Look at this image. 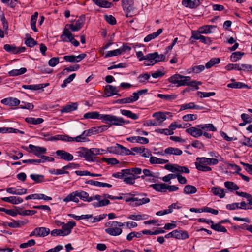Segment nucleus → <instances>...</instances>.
Instances as JSON below:
<instances>
[{
  "mask_svg": "<svg viewBox=\"0 0 252 252\" xmlns=\"http://www.w3.org/2000/svg\"><path fill=\"white\" fill-rule=\"evenodd\" d=\"M147 92L148 89H146L139 90L136 92H134L132 94V95L126 97L127 102L128 103H131L137 101L139 99L140 95L146 94Z\"/></svg>",
  "mask_w": 252,
  "mask_h": 252,
  "instance_id": "8",
  "label": "nucleus"
},
{
  "mask_svg": "<svg viewBox=\"0 0 252 252\" xmlns=\"http://www.w3.org/2000/svg\"><path fill=\"white\" fill-rule=\"evenodd\" d=\"M108 150L110 152L115 153L118 154H123L125 155H134L129 149L118 144H117L115 146L110 147V149H108Z\"/></svg>",
  "mask_w": 252,
  "mask_h": 252,
  "instance_id": "6",
  "label": "nucleus"
},
{
  "mask_svg": "<svg viewBox=\"0 0 252 252\" xmlns=\"http://www.w3.org/2000/svg\"><path fill=\"white\" fill-rule=\"evenodd\" d=\"M162 29H159L156 32H153L146 36L144 39V41L145 42H148L155 39L162 32Z\"/></svg>",
  "mask_w": 252,
  "mask_h": 252,
  "instance_id": "29",
  "label": "nucleus"
},
{
  "mask_svg": "<svg viewBox=\"0 0 252 252\" xmlns=\"http://www.w3.org/2000/svg\"><path fill=\"white\" fill-rule=\"evenodd\" d=\"M123 181L126 184L130 185H132L135 183L132 176L128 174H125Z\"/></svg>",
  "mask_w": 252,
  "mask_h": 252,
  "instance_id": "58",
  "label": "nucleus"
},
{
  "mask_svg": "<svg viewBox=\"0 0 252 252\" xmlns=\"http://www.w3.org/2000/svg\"><path fill=\"white\" fill-rule=\"evenodd\" d=\"M119 90L117 87L111 85H107L105 87V94L107 96H111L115 94L121 96L120 94H118Z\"/></svg>",
  "mask_w": 252,
  "mask_h": 252,
  "instance_id": "19",
  "label": "nucleus"
},
{
  "mask_svg": "<svg viewBox=\"0 0 252 252\" xmlns=\"http://www.w3.org/2000/svg\"><path fill=\"white\" fill-rule=\"evenodd\" d=\"M133 0H122V6L127 17L132 16L131 13L133 11Z\"/></svg>",
  "mask_w": 252,
  "mask_h": 252,
  "instance_id": "5",
  "label": "nucleus"
},
{
  "mask_svg": "<svg viewBox=\"0 0 252 252\" xmlns=\"http://www.w3.org/2000/svg\"><path fill=\"white\" fill-rule=\"evenodd\" d=\"M77 108V104L76 103H70L62 107L60 110L62 113H69L76 110Z\"/></svg>",
  "mask_w": 252,
  "mask_h": 252,
  "instance_id": "26",
  "label": "nucleus"
},
{
  "mask_svg": "<svg viewBox=\"0 0 252 252\" xmlns=\"http://www.w3.org/2000/svg\"><path fill=\"white\" fill-rule=\"evenodd\" d=\"M86 56V54L82 53L78 56L73 55L64 56L63 57V59L65 61L70 63L79 62L84 59Z\"/></svg>",
  "mask_w": 252,
  "mask_h": 252,
  "instance_id": "10",
  "label": "nucleus"
},
{
  "mask_svg": "<svg viewBox=\"0 0 252 252\" xmlns=\"http://www.w3.org/2000/svg\"><path fill=\"white\" fill-rule=\"evenodd\" d=\"M101 118H103V123H109L111 125L122 126L129 123L128 121H125L123 118L115 115L105 114Z\"/></svg>",
  "mask_w": 252,
  "mask_h": 252,
  "instance_id": "2",
  "label": "nucleus"
},
{
  "mask_svg": "<svg viewBox=\"0 0 252 252\" xmlns=\"http://www.w3.org/2000/svg\"><path fill=\"white\" fill-rule=\"evenodd\" d=\"M224 186L227 189L231 190H236L239 189V187L232 182H225L224 183Z\"/></svg>",
  "mask_w": 252,
  "mask_h": 252,
  "instance_id": "50",
  "label": "nucleus"
},
{
  "mask_svg": "<svg viewBox=\"0 0 252 252\" xmlns=\"http://www.w3.org/2000/svg\"><path fill=\"white\" fill-rule=\"evenodd\" d=\"M220 60L219 58H212L209 61H208L206 63L205 67L207 69L210 68L213 65L220 63Z\"/></svg>",
  "mask_w": 252,
  "mask_h": 252,
  "instance_id": "49",
  "label": "nucleus"
},
{
  "mask_svg": "<svg viewBox=\"0 0 252 252\" xmlns=\"http://www.w3.org/2000/svg\"><path fill=\"white\" fill-rule=\"evenodd\" d=\"M129 195L135 196V207L143 205L144 204L150 202V200L147 197V194L145 193H139L137 194H132L130 193Z\"/></svg>",
  "mask_w": 252,
  "mask_h": 252,
  "instance_id": "4",
  "label": "nucleus"
},
{
  "mask_svg": "<svg viewBox=\"0 0 252 252\" xmlns=\"http://www.w3.org/2000/svg\"><path fill=\"white\" fill-rule=\"evenodd\" d=\"M84 158L85 159L88 161H94V158L93 157V154H92V151L91 149H88L86 148L85 152Z\"/></svg>",
  "mask_w": 252,
  "mask_h": 252,
  "instance_id": "54",
  "label": "nucleus"
},
{
  "mask_svg": "<svg viewBox=\"0 0 252 252\" xmlns=\"http://www.w3.org/2000/svg\"><path fill=\"white\" fill-rule=\"evenodd\" d=\"M205 69V66L203 65H196L191 68L192 71L196 74H198L203 71Z\"/></svg>",
  "mask_w": 252,
  "mask_h": 252,
  "instance_id": "63",
  "label": "nucleus"
},
{
  "mask_svg": "<svg viewBox=\"0 0 252 252\" xmlns=\"http://www.w3.org/2000/svg\"><path fill=\"white\" fill-rule=\"evenodd\" d=\"M3 48L7 52L16 54L17 47L15 45L5 44Z\"/></svg>",
  "mask_w": 252,
  "mask_h": 252,
  "instance_id": "52",
  "label": "nucleus"
},
{
  "mask_svg": "<svg viewBox=\"0 0 252 252\" xmlns=\"http://www.w3.org/2000/svg\"><path fill=\"white\" fill-rule=\"evenodd\" d=\"M141 173L142 169L139 167L129 168L126 171V174L131 176L134 181L136 179L140 178L139 175Z\"/></svg>",
  "mask_w": 252,
  "mask_h": 252,
  "instance_id": "17",
  "label": "nucleus"
},
{
  "mask_svg": "<svg viewBox=\"0 0 252 252\" xmlns=\"http://www.w3.org/2000/svg\"><path fill=\"white\" fill-rule=\"evenodd\" d=\"M191 79L189 76H183L180 74H175L171 76L169 81L174 84H177V86H183L187 85V82Z\"/></svg>",
  "mask_w": 252,
  "mask_h": 252,
  "instance_id": "3",
  "label": "nucleus"
},
{
  "mask_svg": "<svg viewBox=\"0 0 252 252\" xmlns=\"http://www.w3.org/2000/svg\"><path fill=\"white\" fill-rule=\"evenodd\" d=\"M1 103L10 106H17L20 104V101L16 98L10 97L2 99Z\"/></svg>",
  "mask_w": 252,
  "mask_h": 252,
  "instance_id": "16",
  "label": "nucleus"
},
{
  "mask_svg": "<svg viewBox=\"0 0 252 252\" xmlns=\"http://www.w3.org/2000/svg\"><path fill=\"white\" fill-rule=\"evenodd\" d=\"M29 148L31 150L32 152L37 157H39L41 154H45L46 152V149L44 147L30 144Z\"/></svg>",
  "mask_w": 252,
  "mask_h": 252,
  "instance_id": "18",
  "label": "nucleus"
},
{
  "mask_svg": "<svg viewBox=\"0 0 252 252\" xmlns=\"http://www.w3.org/2000/svg\"><path fill=\"white\" fill-rule=\"evenodd\" d=\"M83 25V22L81 19H78L75 25L73 24H66V26L68 27L72 32L78 31L81 29Z\"/></svg>",
  "mask_w": 252,
  "mask_h": 252,
  "instance_id": "24",
  "label": "nucleus"
},
{
  "mask_svg": "<svg viewBox=\"0 0 252 252\" xmlns=\"http://www.w3.org/2000/svg\"><path fill=\"white\" fill-rule=\"evenodd\" d=\"M182 4L186 7L193 9L198 7L201 3L200 0H183Z\"/></svg>",
  "mask_w": 252,
  "mask_h": 252,
  "instance_id": "21",
  "label": "nucleus"
},
{
  "mask_svg": "<svg viewBox=\"0 0 252 252\" xmlns=\"http://www.w3.org/2000/svg\"><path fill=\"white\" fill-rule=\"evenodd\" d=\"M35 230L36 231L37 237H45L47 236L50 232L49 228L43 227L36 228Z\"/></svg>",
  "mask_w": 252,
  "mask_h": 252,
  "instance_id": "28",
  "label": "nucleus"
},
{
  "mask_svg": "<svg viewBox=\"0 0 252 252\" xmlns=\"http://www.w3.org/2000/svg\"><path fill=\"white\" fill-rule=\"evenodd\" d=\"M197 126L201 128L202 130H207L211 131H216L217 130L216 128L212 124L198 125Z\"/></svg>",
  "mask_w": 252,
  "mask_h": 252,
  "instance_id": "47",
  "label": "nucleus"
},
{
  "mask_svg": "<svg viewBox=\"0 0 252 252\" xmlns=\"http://www.w3.org/2000/svg\"><path fill=\"white\" fill-rule=\"evenodd\" d=\"M174 238L179 240H185L188 239L189 236L186 231L174 230Z\"/></svg>",
  "mask_w": 252,
  "mask_h": 252,
  "instance_id": "27",
  "label": "nucleus"
},
{
  "mask_svg": "<svg viewBox=\"0 0 252 252\" xmlns=\"http://www.w3.org/2000/svg\"><path fill=\"white\" fill-rule=\"evenodd\" d=\"M156 55L157 52H155L145 55L146 58H144L145 59V61L144 62V64L145 66H150L153 65L156 63Z\"/></svg>",
  "mask_w": 252,
  "mask_h": 252,
  "instance_id": "13",
  "label": "nucleus"
},
{
  "mask_svg": "<svg viewBox=\"0 0 252 252\" xmlns=\"http://www.w3.org/2000/svg\"><path fill=\"white\" fill-rule=\"evenodd\" d=\"M195 165L196 169L199 171L207 172L212 170L211 168L209 166H206L207 165L205 164H203V163H200L197 161L195 162Z\"/></svg>",
  "mask_w": 252,
  "mask_h": 252,
  "instance_id": "41",
  "label": "nucleus"
},
{
  "mask_svg": "<svg viewBox=\"0 0 252 252\" xmlns=\"http://www.w3.org/2000/svg\"><path fill=\"white\" fill-rule=\"evenodd\" d=\"M157 191L165 192L166 191V184L164 183L154 184L150 185Z\"/></svg>",
  "mask_w": 252,
  "mask_h": 252,
  "instance_id": "30",
  "label": "nucleus"
},
{
  "mask_svg": "<svg viewBox=\"0 0 252 252\" xmlns=\"http://www.w3.org/2000/svg\"><path fill=\"white\" fill-rule=\"evenodd\" d=\"M106 225L108 227L105 229V232L111 236H118L122 232L121 227L124 226V223L116 221L108 222Z\"/></svg>",
  "mask_w": 252,
  "mask_h": 252,
  "instance_id": "1",
  "label": "nucleus"
},
{
  "mask_svg": "<svg viewBox=\"0 0 252 252\" xmlns=\"http://www.w3.org/2000/svg\"><path fill=\"white\" fill-rule=\"evenodd\" d=\"M69 29V28L65 25L63 33L60 36V38L62 41L64 42H69L71 39H73L74 36Z\"/></svg>",
  "mask_w": 252,
  "mask_h": 252,
  "instance_id": "11",
  "label": "nucleus"
},
{
  "mask_svg": "<svg viewBox=\"0 0 252 252\" xmlns=\"http://www.w3.org/2000/svg\"><path fill=\"white\" fill-rule=\"evenodd\" d=\"M105 114H100L96 111H92L85 113L84 115V118L85 119H97L102 120L103 122V118H101Z\"/></svg>",
  "mask_w": 252,
  "mask_h": 252,
  "instance_id": "25",
  "label": "nucleus"
},
{
  "mask_svg": "<svg viewBox=\"0 0 252 252\" xmlns=\"http://www.w3.org/2000/svg\"><path fill=\"white\" fill-rule=\"evenodd\" d=\"M196 161H199L200 163H203V164L209 165H215L219 163L218 160L216 158L205 157L197 158Z\"/></svg>",
  "mask_w": 252,
  "mask_h": 252,
  "instance_id": "14",
  "label": "nucleus"
},
{
  "mask_svg": "<svg viewBox=\"0 0 252 252\" xmlns=\"http://www.w3.org/2000/svg\"><path fill=\"white\" fill-rule=\"evenodd\" d=\"M127 170V169H123L120 172L113 173L112 176L116 178L124 179L125 174L127 175L126 174V171Z\"/></svg>",
  "mask_w": 252,
  "mask_h": 252,
  "instance_id": "59",
  "label": "nucleus"
},
{
  "mask_svg": "<svg viewBox=\"0 0 252 252\" xmlns=\"http://www.w3.org/2000/svg\"><path fill=\"white\" fill-rule=\"evenodd\" d=\"M158 97L166 100H172L175 99L177 98V95L175 94H158Z\"/></svg>",
  "mask_w": 252,
  "mask_h": 252,
  "instance_id": "51",
  "label": "nucleus"
},
{
  "mask_svg": "<svg viewBox=\"0 0 252 252\" xmlns=\"http://www.w3.org/2000/svg\"><path fill=\"white\" fill-rule=\"evenodd\" d=\"M27 71V69L25 67H22L19 69H13L8 72V74L9 76H16L24 74Z\"/></svg>",
  "mask_w": 252,
  "mask_h": 252,
  "instance_id": "34",
  "label": "nucleus"
},
{
  "mask_svg": "<svg viewBox=\"0 0 252 252\" xmlns=\"http://www.w3.org/2000/svg\"><path fill=\"white\" fill-rule=\"evenodd\" d=\"M39 135V138L46 141H54L53 139H52L53 136H51L49 133L40 132Z\"/></svg>",
  "mask_w": 252,
  "mask_h": 252,
  "instance_id": "56",
  "label": "nucleus"
},
{
  "mask_svg": "<svg viewBox=\"0 0 252 252\" xmlns=\"http://www.w3.org/2000/svg\"><path fill=\"white\" fill-rule=\"evenodd\" d=\"M191 38H193L195 40H200V42L204 44L210 45L212 42L210 38L204 36L198 33L191 32Z\"/></svg>",
  "mask_w": 252,
  "mask_h": 252,
  "instance_id": "12",
  "label": "nucleus"
},
{
  "mask_svg": "<svg viewBox=\"0 0 252 252\" xmlns=\"http://www.w3.org/2000/svg\"><path fill=\"white\" fill-rule=\"evenodd\" d=\"M211 191L215 195H218L220 198H223L225 196L224 189L220 187H213L211 189Z\"/></svg>",
  "mask_w": 252,
  "mask_h": 252,
  "instance_id": "35",
  "label": "nucleus"
},
{
  "mask_svg": "<svg viewBox=\"0 0 252 252\" xmlns=\"http://www.w3.org/2000/svg\"><path fill=\"white\" fill-rule=\"evenodd\" d=\"M202 130L201 128L196 126V127H191L187 129L186 132L195 138H198L203 135Z\"/></svg>",
  "mask_w": 252,
  "mask_h": 252,
  "instance_id": "15",
  "label": "nucleus"
},
{
  "mask_svg": "<svg viewBox=\"0 0 252 252\" xmlns=\"http://www.w3.org/2000/svg\"><path fill=\"white\" fill-rule=\"evenodd\" d=\"M98 6L102 8H110L112 4L106 0H92Z\"/></svg>",
  "mask_w": 252,
  "mask_h": 252,
  "instance_id": "31",
  "label": "nucleus"
},
{
  "mask_svg": "<svg viewBox=\"0 0 252 252\" xmlns=\"http://www.w3.org/2000/svg\"><path fill=\"white\" fill-rule=\"evenodd\" d=\"M38 13L37 12H35L34 13L33 15H32L31 17V26L32 30L35 32H37V29L36 28V23L37 18L38 17Z\"/></svg>",
  "mask_w": 252,
  "mask_h": 252,
  "instance_id": "42",
  "label": "nucleus"
},
{
  "mask_svg": "<svg viewBox=\"0 0 252 252\" xmlns=\"http://www.w3.org/2000/svg\"><path fill=\"white\" fill-rule=\"evenodd\" d=\"M58 159L64 160L65 161H71L73 159V156L72 154L64 150H59L55 152Z\"/></svg>",
  "mask_w": 252,
  "mask_h": 252,
  "instance_id": "7",
  "label": "nucleus"
},
{
  "mask_svg": "<svg viewBox=\"0 0 252 252\" xmlns=\"http://www.w3.org/2000/svg\"><path fill=\"white\" fill-rule=\"evenodd\" d=\"M211 229L217 231L218 232H226L227 229L225 228V227L221 225V224L219 222L216 224H213L211 225Z\"/></svg>",
  "mask_w": 252,
  "mask_h": 252,
  "instance_id": "46",
  "label": "nucleus"
},
{
  "mask_svg": "<svg viewBox=\"0 0 252 252\" xmlns=\"http://www.w3.org/2000/svg\"><path fill=\"white\" fill-rule=\"evenodd\" d=\"M204 108L202 106L195 105L193 102L183 104L181 105L180 111L186 109L203 110Z\"/></svg>",
  "mask_w": 252,
  "mask_h": 252,
  "instance_id": "22",
  "label": "nucleus"
},
{
  "mask_svg": "<svg viewBox=\"0 0 252 252\" xmlns=\"http://www.w3.org/2000/svg\"><path fill=\"white\" fill-rule=\"evenodd\" d=\"M197 191V189L195 186L192 185H186L184 188V193L186 194H194Z\"/></svg>",
  "mask_w": 252,
  "mask_h": 252,
  "instance_id": "44",
  "label": "nucleus"
},
{
  "mask_svg": "<svg viewBox=\"0 0 252 252\" xmlns=\"http://www.w3.org/2000/svg\"><path fill=\"white\" fill-rule=\"evenodd\" d=\"M78 197L82 200L85 202H90V197H89V194L82 190H77Z\"/></svg>",
  "mask_w": 252,
  "mask_h": 252,
  "instance_id": "45",
  "label": "nucleus"
},
{
  "mask_svg": "<svg viewBox=\"0 0 252 252\" xmlns=\"http://www.w3.org/2000/svg\"><path fill=\"white\" fill-rule=\"evenodd\" d=\"M169 162L168 160L164 159L158 158L156 157H151L150 158V162L151 164H164L168 163Z\"/></svg>",
  "mask_w": 252,
  "mask_h": 252,
  "instance_id": "38",
  "label": "nucleus"
},
{
  "mask_svg": "<svg viewBox=\"0 0 252 252\" xmlns=\"http://www.w3.org/2000/svg\"><path fill=\"white\" fill-rule=\"evenodd\" d=\"M153 116L158 121H164L166 119V115L161 112L155 113L153 114Z\"/></svg>",
  "mask_w": 252,
  "mask_h": 252,
  "instance_id": "53",
  "label": "nucleus"
},
{
  "mask_svg": "<svg viewBox=\"0 0 252 252\" xmlns=\"http://www.w3.org/2000/svg\"><path fill=\"white\" fill-rule=\"evenodd\" d=\"M76 225V223L74 221H69L67 223L63 224L62 227V230L63 233L65 234V236L69 235L71 232L72 229Z\"/></svg>",
  "mask_w": 252,
  "mask_h": 252,
  "instance_id": "20",
  "label": "nucleus"
},
{
  "mask_svg": "<svg viewBox=\"0 0 252 252\" xmlns=\"http://www.w3.org/2000/svg\"><path fill=\"white\" fill-rule=\"evenodd\" d=\"M146 215H130L128 217V218L129 219L133 220H145L147 219Z\"/></svg>",
  "mask_w": 252,
  "mask_h": 252,
  "instance_id": "57",
  "label": "nucleus"
},
{
  "mask_svg": "<svg viewBox=\"0 0 252 252\" xmlns=\"http://www.w3.org/2000/svg\"><path fill=\"white\" fill-rule=\"evenodd\" d=\"M227 87L231 88H247L250 89V87L248 86L247 84L239 82H234L231 83H229L227 85Z\"/></svg>",
  "mask_w": 252,
  "mask_h": 252,
  "instance_id": "32",
  "label": "nucleus"
},
{
  "mask_svg": "<svg viewBox=\"0 0 252 252\" xmlns=\"http://www.w3.org/2000/svg\"><path fill=\"white\" fill-rule=\"evenodd\" d=\"M240 67V64H239L230 63L226 66L225 68L228 71H230L232 69L241 71Z\"/></svg>",
  "mask_w": 252,
  "mask_h": 252,
  "instance_id": "62",
  "label": "nucleus"
},
{
  "mask_svg": "<svg viewBox=\"0 0 252 252\" xmlns=\"http://www.w3.org/2000/svg\"><path fill=\"white\" fill-rule=\"evenodd\" d=\"M121 113L124 116H127L133 120H137L138 118V116L135 113H132L130 110H121Z\"/></svg>",
  "mask_w": 252,
  "mask_h": 252,
  "instance_id": "40",
  "label": "nucleus"
},
{
  "mask_svg": "<svg viewBox=\"0 0 252 252\" xmlns=\"http://www.w3.org/2000/svg\"><path fill=\"white\" fill-rule=\"evenodd\" d=\"M121 113L124 116H127L133 120H137L138 118V116L135 113H132L130 110H121Z\"/></svg>",
  "mask_w": 252,
  "mask_h": 252,
  "instance_id": "39",
  "label": "nucleus"
},
{
  "mask_svg": "<svg viewBox=\"0 0 252 252\" xmlns=\"http://www.w3.org/2000/svg\"><path fill=\"white\" fill-rule=\"evenodd\" d=\"M76 77V74L73 73L69 76V77L65 79L62 84H61V86L62 88H65L67 85L70 83Z\"/></svg>",
  "mask_w": 252,
  "mask_h": 252,
  "instance_id": "55",
  "label": "nucleus"
},
{
  "mask_svg": "<svg viewBox=\"0 0 252 252\" xmlns=\"http://www.w3.org/2000/svg\"><path fill=\"white\" fill-rule=\"evenodd\" d=\"M120 54H121L120 50L119 48V49H115L114 50L108 51L107 52V53L106 54V55H105V58H108V57H110L118 56Z\"/></svg>",
  "mask_w": 252,
  "mask_h": 252,
  "instance_id": "61",
  "label": "nucleus"
},
{
  "mask_svg": "<svg viewBox=\"0 0 252 252\" xmlns=\"http://www.w3.org/2000/svg\"><path fill=\"white\" fill-rule=\"evenodd\" d=\"M25 121L29 124L38 125L42 123L44 120L41 118L36 119L33 117H28L25 119Z\"/></svg>",
  "mask_w": 252,
  "mask_h": 252,
  "instance_id": "37",
  "label": "nucleus"
},
{
  "mask_svg": "<svg viewBox=\"0 0 252 252\" xmlns=\"http://www.w3.org/2000/svg\"><path fill=\"white\" fill-rule=\"evenodd\" d=\"M108 149H110V147L107 148V150L94 148H91L92 154H93L94 159H95L94 157L95 156L106 154L108 151H109Z\"/></svg>",
  "mask_w": 252,
  "mask_h": 252,
  "instance_id": "36",
  "label": "nucleus"
},
{
  "mask_svg": "<svg viewBox=\"0 0 252 252\" xmlns=\"http://www.w3.org/2000/svg\"><path fill=\"white\" fill-rule=\"evenodd\" d=\"M241 144L243 145L252 148V140L250 138L244 136Z\"/></svg>",
  "mask_w": 252,
  "mask_h": 252,
  "instance_id": "64",
  "label": "nucleus"
},
{
  "mask_svg": "<svg viewBox=\"0 0 252 252\" xmlns=\"http://www.w3.org/2000/svg\"><path fill=\"white\" fill-rule=\"evenodd\" d=\"M164 153L165 154L179 156L182 154V151L180 149L177 148L168 147L165 149Z\"/></svg>",
  "mask_w": 252,
  "mask_h": 252,
  "instance_id": "33",
  "label": "nucleus"
},
{
  "mask_svg": "<svg viewBox=\"0 0 252 252\" xmlns=\"http://www.w3.org/2000/svg\"><path fill=\"white\" fill-rule=\"evenodd\" d=\"M197 116L196 115L189 114L183 116L182 119L185 121H191L196 120Z\"/></svg>",
  "mask_w": 252,
  "mask_h": 252,
  "instance_id": "60",
  "label": "nucleus"
},
{
  "mask_svg": "<svg viewBox=\"0 0 252 252\" xmlns=\"http://www.w3.org/2000/svg\"><path fill=\"white\" fill-rule=\"evenodd\" d=\"M78 198V191L77 190L69 194L63 199V201L65 202L72 201L75 203H78L79 201Z\"/></svg>",
  "mask_w": 252,
  "mask_h": 252,
  "instance_id": "23",
  "label": "nucleus"
},
{
  "mask_svg": "<svg viewBox=\"0 0 252 252\" xmlns=\"http://www.w3.org/2000/svg\"><path fill=\"white\" fill-rule=\"evenodd\" d=\"M30 176L35 183H41L44 181V176L43 175L32 174Z\"/></svg>",
  "mask_w": 252,
  "mask_h": 252,
  "instance_id": "43",
  "label": "nucleus"
},
{
  "mask_svg": "<svg viewBox=\"0 0 252 252\" xmlns=\"http://www.w3.org/2000/svg\"><path fill=\"white\" fill-rule=\"evenodd\" d=\"M216 26L215 25H204L200 27L197 31H192L191 32L198 33V34H209L213 32L212 29L216 28Z\"/></svg>",
  "mask_w": 252,
  "mask_h": 252,
  "instance_id": "9",
  "label": "nucleus"
},
{
  "mask_svg": "<svg viewBox=\"0 0 252 252\" xmlns=\"http://www.w3.org/2000/svg\"><path fill=\"white\" fill-rule=\"evenodd\" d=\"M245 54L244 52L237 51L233 52L230 56L231 61L235 62L241 59L242 57Z\"/></svg>",
  "mask_w": 252,
  "mask_h": 252,
  "instance_id": "48",
  "label": "nucleus"
}]
</instances>
